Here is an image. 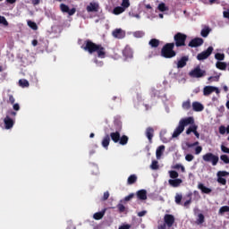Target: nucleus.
<instances>
[{
  "label": "nucleus",
  "instance_id": "f257e3e1",
  "mask_svg": "<svg viewBox=\"0 0 229 229\" xmlns=\"http://www.w3.org/2000/svg\"><path fill=\"white\" fill-rule=\"evenodd\" d=\"M81 49L88 51L89 55H94V53H97V56L98 58H106V49L105 47H103L101 44H96L90 39L84 41V44L81 46Z\"/></svg>",
  "mask_w": 229,
  "mask_h": 229
},
{
  "label": "nucleus",
  "instance_id": "f03ea898",
  "mask_svg": "<svg viewBox=\"0 0 229 229\" xmlns=\"http://www.w3.org/2000/svg\"><path fill=\"white\" fill-rule=\"evenodd\" d=\"M189 124H194L193 117L190 116V117L180 120L179 125L174 131L172 137L174 139H176V137H179L182 133H183V130H185V126H189Z\"/></svg>",
  "mask_w": 229,
  "mask_h": 229
},
{
  "label": "nucleus",
  "instance_id": "7ed1b4c3",
  "mask_svg": "<svg viewBox=\"0 0 229 229\" xmlns=\"http://www.w3.org/2000/svg\"><path fill=\"white\" fill-rule=\"evenodd\" d=\"M161 56L163 58L171 59L176 56V51H174V43H166L161 49Z\"/></svg>",
  "mask_w": 229,
  "mask_h": 229
},
{
  "label": "nucleus",
  "instance_id": "20e7f679",
  "mask_svg": "<svg viewBox=\"0 0 229 229\" xmlns=\"http://www.w3.org/2000/svg\"><path fill=\"white\" fill-rule=\"evenodd\" d=\"M109 137H111V140H113L114 144H117L119 142L121 146H126V144H128V140H130V138H128V136H121V132H119L118 131H116L115 132H111Z\"/></svg>",
  "mask_w": 229,
  "mask_h": 229
},
{
  "label": "nucleus",
  "instance_id": "39448f33",
  "mask_svg": "<svg viewBox=\"0 0 229 229\" xmlns=\"http://www.w3.org/2000/svg\"><path fill=\"white\" fill-rule=\"evenodd\" d=\"M187 42V35L182 32H177L174 36V44L175 46V47H185V46H187V44L185 43Z\"/></svg>",
  "mask_w": 229,
  "mask_h": 229
},
{
  "label": "nucleus",
  "instance_id": "423d86ee",
  "mask_svg": "<svg viewBox=\"0 0 229 229\" xmlns=\"http://www.w3.org/2000/svg\"><path fill=\"white\" fill-rule=\"evenodd\" d=\"M204 162H211L212 165H217L219 162V157L214 155L213 153H207L202 157Z\"/></svg>",
  "mask_w": 229,
  "mask_h": 229
},
{
  "label": "nucleus",
  "instance_id": "0eeeda50",
  "mask_svg": "<svg viewBox=\"0 0 229 229\" xmlns=\"http://www.w3.org/2000/svg\"><path fill=\"white\" fill-rule=\"evenodd\" d=\"M205 74H207V72L201 70L199 66L195 67L189 72V76H191V78H203Z\"/></svg>",
  "mask_w": 229,
  "mask_h": 229
},
{
  "label": "nucleus",
  "instance_id": "6e6552de",
  "mask_svg": "<svg viewBox=\"0 0 229 229\" xmlns=\"http://www.w3.org/2000/svg\"><path fill=\"white\" fill-rule=\"evenodd\" d=\"M213 51H214V47H208L206 51H203V52L198 54L197 60H199V61L207 60V58H208V56H210V55H212Z\"/></svg>",
  "mask_w": 229,
  "mask_h": 229
},
{
  "label": "nucleus",
  "instance_id": "1a4fd4ad",
  "mask_svg": "<svg viewBox=\"0 0 229 229\" xmlns=\"http://www.w3.org/2000/svg\"><path fill=\"white\" fill-rule=\"evenodd\" d=\"M174 216L171 215V214H165L164 216V224L165 226H167V228H171L173 226V225H174Z\"/></svg>",
  "mask_w": 229,
  "mask_h": 229
},
{
  "label": "nucleus",
  "instance_id": "9d476101",
  "mask_svg": "<svg viewBox=\"0 0 229 229\" xmlns=\"http://www.w3.org/2000/svg\"><path fill=\"white\" fill-rule=\"evenodd\" d=\"M60 10L63 12V13H68V15L72 16L74 13H76V8L69 9V6L65 4H60Z\"/></svg>",
  "mask_w": 229,
  "mask_h": 229
},
{
  "label": "nucleus",
  "instance_id": "9b49d317",
  "mask_svg": "<svg viewBox=\"0 0 229 229\" xmlns=\"http://www.w3.org/2000/svg\"><path fill=\"white\" fill-rule=\"evenodd\" d=\"M203 38H194L193 39H191L188 46L189 47H199V46H203Z\"/></svg>",
  "mask_w": 229,
  "mask_h": 229
},
{
  "label": "nucleus",
  "instance_id": "f8f14e48",
  "mask_svg": "<svg viewBox=\"0 0 229 229\" xmlns=\"http://www.w3.org/2000/svg\"><path fill=\"white\" fill-rule=\"evenodd\" d=\"M4 124L5 126V130H12V128H13V124H15V122H13V119L10 118L9 115H6L4 119Z\"/></svg>",
  "mask_w": 229,
  "mask_h": 229
},
{
  "label": "nucleus",
  "instance_id": "ddd939ff",
  "mask_svg": "<svg viewBox=\"0 0 229 229\" xmlns=\"http://www.w3.org/2000/svg\"><path fill=\"white\" fill-rule=\"evenodd\" d=\"M187 62H189V55L182 56L177 62V69H183L187 65Z\"/></svg>",
  "mask_w": 229,
  "mask_h": 229
},
{
  "label": "nucleus",
  "instance_id": "4468645a",
  "mask_svg": "<svg viewBox=\"0 0 229 229\" xmlns=\"http://www.w3.org/2000/svg\"><path fill=\"white\" fill-rule=\"evenodd\" d=\"M138 199L144 201L148 199V191L146 190H140L136 193Z\"/></svg>",
  "mask_w": 229,
  "mask_h": 229
},
{
  "label": "nucleus",
  "instance_id": "2eb2a0df",
  "mask_svg": "<svg viewBox=\"0 0 229 229\" xmlns=\"http://www.w3.org/2000/svg\"><path fill=\"white\" fill-rule=\"evenodd\" d=\"M112 35L114 38H124V37H126V33H124L121 29H115Z\"/></svg>",
  "mask_w": 229,
  "mask_h": 229
},
{
  "label": "nucleus",
  "instance_id": "dca6fc26",
  "mask_svg": "<svg viewBox=\"0 0 229 229\" xmlns=\"http://www.w3.org/2000/svg\"><path fill=\"white\" fill-rule=\"evenodd\" d=\"M229 173H217V182L221 185H225L226 183V179L225 176H228Z\"/></svg>",
  "mask_w": 229,
  "mask_h": 229
},
{
  "label": "nucleus",
  "instance_id": "f3484780",
  "mask_svg": "<svg viewBox=\"0 0 229 229\" xmlns=\"http://www.w3.org/2000/svg\"><path fill=\"white\" fill-rule=\"evenodd\" d=\"M198 189L201 191L202 194H210V192H212V189L205 186V184L201 182L198 184Z\"/></svg>",
  "mask_w": 229,
  "mask_h": 229
},
{
  "label": "nucleus",
  "instance_id": "a211bd4d",
  "mask_svg": "<svg viewBox=\"0 0 229 229\" xmlns=\"http://www.w3.org/2000/svg\"><path fill=\"white\" fill-rule=\"evenodd\" d=\"M165 151V146L160 145L157 150H156V157L157 160H160L162 158V156L164 155V152Z\"/></svg>",
  "mask_w": 229,
  "mask_h": 229
},
{
  "label": "nucleus",
  "instance_id": "6ab92c4d",
  "mask_svg": "<svg viewBox=\"0 0 229 229\" xmlns=\"http://www.w3.org/2000/svg\"><path fill=\"white\" fill-rule=\"evenodd\" d=\"M153 133H155V130L152 127H148L146 130V137L150 144L153 142Z\"/></svg>",
  "mask_w": 229,
  "mask_h": 229
},
{
  "label": "nucleus",
  "instance_id": "aec40b11",
  "mask_svg": "<svg viewBox=\"0 0 229 229\" xmlns=\"http://www.w3.org/2000/svg\"><path fill=\"white\" fill-rule=\"evenodd\" d=\"M216 90V87L214 86H206L203 89V94L204 96H210Z\"/></svg>",
  "mask_w": 229,
  "mask_h": 229
},
{
  "label": "nucleus",
  "instance_id": "412c9836",
  "mask_svg": "<svg viewBox=\"0 0 229 229\" xmlns=\"http://www.w3.org/2000/svg\"><path fill=\"white\" fill-rule=\"evenodd\" d=\"M98 8H99V5L98 4L90 3L87 6L86 10H87V12H98Z\"/></svg>",
  "mask_w": 229,
  "mask_h": 229
},
{
  "label": "nucleus",
  "instance_id": "4be33fe9",
  "mask_svg": "<svg viewBox=\"0 0 229 229\" xmlns=\"http://www.w3.org/2000/svg\"><path fill=\"white\" fill-rule=\"evenodd\" d=\"M192 108L194 112H203L204 106L199 102H193Z\"/></svg>",
  "mask_w": 229,
  "mask_h": 229
},
{
  "label": "nucleus",
  "instance_id": "5701e85b",
  "mask_svg": "<svg viewBox=\"0 0 229 229\" xmlns=\"http://www.w3.org/2000/svg\"><path fill=\"white\" fill-rule=\"evenodd\" d=\"M102 146L106 149H108V146H110V135L106 134L102 140Z\"/></svg>",
  "mask_w": 229,
  "mask_h": 229
},
{
  "label": "nucleus",
  "instance_id": "b1692460",
  "mask_svg": "<svg viewBox=\"0 0 229 229\" xmlns=\"http://www.w3.org/2000/svg\"><path fill=\"white\" fill-rule=\"evenodd\" d=\"M168 183L172 187H180V184L182 183V179H170L168 181Z\"/></svg>",
  "mask_w": 229,
  "mask_h": 229
},
{
  "label": "nucleus",
  "instance_id": "393cba45",
  "mask_svg": "<svg viewBox=\"0 0 229 229\" xmlns=\"http://www.w3.org/2000/svg\"><path fill=\"white\" fill-rule=\"evenodd\" d=\"M106 212V209H104L100 212H97L93 215V218L96 219V221H99V219H103Z\"/></svg>",
  "mask_w": 229,
  "mask_h": 229
},
{
  "label": "nucleus",
  "instance_id": "a878e982",
  "mask_svg": "<svg viewBox=\"0 0 229 229\" xmlns=\"http://www.w3.org/2000/svg\"><path fill=\"white\" fill-rule=\"evenodd\" d=\"M195 223L196 225H203L205 223V215L203 213L199 214Z\"/></svg>",
  "mask_w": 229,
  "mask_h": 229
},
{
  "label": "nucleus",
  "instance_id": "bb28decb",
  "mask_svg": "<svg viewBox=\"0 0 229 229\" xmlns=\"http://www.w3.org/2000/svg\"><path fill=\"white\" fill-rule=\"evenodd\" d=\"M123 12H126V11L122 6H116L113 10V13L114 15H121V13H123Z\"/></svg>",
  "mask_w": 229,
  "mask_h": 229
},
{
  "label": "nucleus",
  "instance_id": "cd10ccee",
  "mask_svg": "<svg viewBox=\"0 0 229 229\" xmlns=\"http://www.w3.org/2000/svg\"><path fill=\"white\" fill-rule=\"evenodd\" d=\"M148 46H150L152 47H158V46H160V40H158L157 38H152L149 40Z\"/></svg>",
  "mask_w": 229,
  "mask_h": 229
},
{
  "label": "nucleus",
  "instance_id": "c85d7f7f",
  "mask_svg": "<svg viewBox=\"0 0 229 229\" xmlns=\"http://www.w3.org/2000/svg\"><path fill=\"white\" fill-rule=\"evenodd\" d=\"M19 85L20 87H22V89H26L30 87V81H28L26 79H21L19 81Z\"/></svg>",
  "mask_w": 229,
  "mask_h": 229
},
{
  "label": "nucleus",
  "instance_id": "c756f323",
  "mask_svg": "<svg viewBox=\"0 0 229 229\" xmlns=\"http://www.w3.org/2000/svg\"><path fill=\"white\" fill-rule=\"evenodd\" d=\"M216 69H219L220 71H226V63L216 62Z\"/></svg>",
  "mask_w": 229,
  "mask_h": 229
},
{
  "label": "nucleus",
  "instance_id": "7c9ffc66",
  "mask_svg": "<svg viewBox=\"0 0 229 229\" xmlns=\"http://www.w3.org/2000/svg\"><path fill=\"white\" fill-rule=\"evenodd\" d=\"M135 182H137V175H135V174L130 175L127 180L128 184L133 185V183H135Z\"/></svg>",
  "mask_w": 229,
  "mask_h": 229
},
{
  "label": "nucleus",
  "instance_id": "2f4dec72",
  "mask_svg": "<svg viewBox=\"0 0 229 229\" xmlns=\"http://www.w3.org/2000/svg\"><path fill=\"white\" fill-rule=\"evenodd\" d=\"M157 10H159V12H167V10H169V7L166 6L165 4L161 3L158 4Z\"/></svg>",
  "mask_w": 229,
  "mask_h": 229
},
{
  "label": "nucleus",
  "instance_id": "473e14b6",
  "mask_svg": "<svg viewBox=\"0 0 229 229\" xmlns=\"http://www.w3.org/2000/svg\"><path fill=\"white\" fill-rule=\"evenodd\" d=\"M173 169H174L175 171H181L182 173L185 172V167L180 164L174 165L173 166Z\"/></svg>",
  "mask_w": 229,
  "mask_h": 229
},
{
  "label": "nucleus",
  "instance_id": "72a5a7b5",
  "mask_svg": "<svg viewBox=\"0 0 229 229\" xmlns=\"http://www.w3.org/2000/svg\"><path fill=\"white\" fill-rule=\"evenodd\" d=\"M195 130H198V126H196V125L190 126L186 130V135H191V133H194Z\"/></svg>",
  "mask_w": 229,
  "mask_h": 229
},
{
  "label": "nucleus",
  "instance_id": "f704fd0d",
  "mask_svg": "<svg viewBox=\"0 0 229 229\" xmlns=\"http://www.w3.org/2000/svg\"><path fill=\"white\" fill-rule=\"evenodd\" d=\"M183 110H191V99H188L182 103Z\"/></svg>",
  "mask_w": 229,
  "mask_h": 229
},
{
  "label": "nucleus",
  "instance_id": "c9c22d12",
  "mask_svg": "<svg viewBox=\"0 0 229 229\" xmlns=\"http://www.w3.org/2000/svg\"><path fill=\"white\" fill-rule=\"evenodd\" d=\"M229 212V206H223L219 208L218 214L223 216V214Z\"/></svg>",
  "mask_w": 229,
  "mask_h": 229
},
{
  "label": "nucleus",
  "instance_id": "e433bc0d",
  "mask_svg": "<svg viewBox=\"0 0 229 229\" xmlns=\"http://www.w3.org/2000/svg\"><path fill=\"white\" fill-rule=\"evenodd\" d=\"M121 6L126 11L127 8H130V0H123Z\"/></svg>",
  "mask_w": 229,
  "mask_h": 229
},
{
  "label": "nucleus",
  "instance_id": "4c0bfd02",
  "mask_svg": "<svg viewBox=\"0 0 229 229\" xmlns=\"http://www.w3.org/2000/svg\"><path fill=\"white\" fill-rule=\"evenodd\" d=\"M28 26L30 27L31 30H34L35 31L37 30H38V26L37 25V23L35 21H28Z\"/></svg>",
  "mask_w": 229,
  "mask_h": 229
},
{
  "label": "nucleus",
  "instance_id": "58836bf2",
  "mask_svg": "<svg viewBox=\"0 0 229 229\" xmlns=\"http://www.w3.org/2000/svg\"><path fill=\"white\" fill-rule=\"evenodd\" d=\"M210 33V29H203L200 32L201 37L206 38V37H208V34Z\"/></svg>",
  "mask_w": 229,
  "mask_h": 229
},
{
  "label": "nucleus",
  "instance_id": "ea45409f",
  "mask_svg": "<svg viewBox=\"0 0 229 229\" xmlns=\"http://www.w3.org/2000/svg\"><path fill=\"white\" fill-rule=\"evenodd\" d=\"M150 167L154 171H157V169H158L160 167V165H158V161H157V160L152 161V164L150 165Z\"/></svg>",
  "mask_w": 229,
  "mask_h": 229
},
{
  "label": "nucleus",
  "instance_id": "a19ab883",
  "mask_svg": "<svg viewBox=\"0 0 229 229\" xmlns=\"http://www.w3.org/2000/svg\"><path fill=\"white\" fill-rule=\"evenodd\" d=\"M215 58L216 60H219V62H223V60H225V54L216 53Z\"/></svg>",
  "mask_w": 229,
  "mask_h": 229
},
{
  "label": "nucleus",
  "instance_id": "79ce46f5",
  "mask_svg": "<svg viewBox=\"0 0 229 229\" xmlns=\"http://www.w3.org/2000/svg\"><path fill=\"white\" fill-rule=\"evenodd\" d=\"M145 33L142 30H139L134 32V37H136V38H142V37H144Z\"/></svg>",
  "mask_w": 229,
  "mask_h": 229
},
{
  "label": "nucleus",
  "instance_id": "37998d69",
  "mask_svg": "<svg viewBox=\"0 0 229 229\" xmlns=\"http://www.w3.org/2000/svg\"><path fill=\"white\" fill-rule=\"evenodd\" d=\"M220 160H222V162H224V164H229V157L227 155H222L220 157Z\"/></svg>",
  "mask_w": 229,
  "mask_h": 229
},
{
  "label": "nucleus",
  "instance_id": "c03bdc74",
  "mask_svg": "<svg viewBox=\"0 0 229 229\" xmlns=\"http://www.w3.org/2000/svg\"><path fill=\"white\" fill-rule=\"evenodd\" d=\"M182 195L181 194H176L175 195V203L177 204V205H181L182 204Z\"/></svg>",
  "mask_w": 229,
  "mask_h": 229
},
{
  "label": "nucleus",
  "instance_id": "a18cd8bd",
  "mask_svg": "<svg viewBox=\"0 0 229 229\" xmlns=\"http://www.w3.org/2000/svg\"><path fill=\"white\" fill-rule=\"evenodd\" d=\"M0 24H3L4 26H8V21H6V18H4V16L0 15Z\"/></svg>",
  "mask_w": 229,
  "mask_h": 229
},
{
  "label": "nucleus",
  "instance_id": "49530a36",
  "mask_svg": "<svg viewBox=\"0 0 229 229\" xmlns=\"http://www.w3.org/2000/svg\"><path fill=\"white\" fill-rule=\"evenodd\" d=\"M185 160H187V162H192L194 160V156L192 154H187L185 156Z\"/></svg>",
  "mask_w": 229,
  "mask_h": 229
},
{
  "label": "nucleus",
  "instance_id": "de8ad7c7",
  "mask_svg": "<svg viewBox=\"0 0 229 229\" xmlns=\"http://www.w3.org/2000/svg\"><path fill=\"white\" fill-rule=\"evenodd\" d=\"M8 98H9L8 103H10L11 105L15 104V98L13 97V95L9 94Z\"/></svg>",
  "mask_w": 229,
  "mask_h": 229
},
{
  "label": "nucleus",
  "instance_id": "09e8293b",
  "mask_svg": "<svg viewBox=\"0 0 229 229\" xmlns=\"http://www.w3.org/2000/svg\"><path fill=\"white\" fill-rule=\"evenodd\" d=\"M133 198H135V193H130L124 198V201H130L131 199H133Z\"/></svg>",
  "mask_w": 229,
  "mask_h": 229
},
{
  "label": "nucleus",
  "instance_id": "8fccbe9b",
  "mask_svg": "<svg viewBox=\"0 0 229 229\" xmlns=\"http://www.w3.org/2000/svg\"><path fill=\"white\" fill-rule=\"evenodd\" d=\"M219 133H220L221 135H225V134L226 133V127H225L224 125H221V126L219 127Z\"/></svg>",
  "mask_w": 229,
  "mask_h": 229
},
{
  "label": "nucleus",
  "instance_id": "3c124183",
  "mask_svg": "<svg viewBox=\"0 0 229 229\" xmlns=\"http://www.w3.org/2000/svg\"><path fill=\"white\" fill-rule=\"evenodd\" d=\"M108 198H110V192L105 191L104 195L102 197V201H106V199H108Z\"/></svg>",
  "mask_w": 229,
  "mask_h": 229
},
{
  "label": "nucleus",
  "instance_id": "603ef678",
  "mask_svg": "<svg viewBox=\"0 0 229 229\" xmlns=\"http://www.w3.org/2000/svg\"><path fill=\"white\" fill-rule=\"evenodd\" d=\"M117 208H118L119 212H121V213H123V212H124V210H126V207H124V205H123V204H118Z\"/></svg>",
  "mask_w": 229,
  "mask_h": 229
},
{
  "label": "nucleus",
  "instance_id": "864d4df0",
  "mask_svg": "<svg viewBox=\"0 0 229 229\" xmlns=\"http://www.w3.org/2000/svg\"><path fill=\"white\" fill-rule=\"evenodd\" d=\"M203 151V148L201 146H198L195 148V155H199Z\"/></svg>",
  "mask_w": 229,
  "mask_h": 229
},
{
  "label": "nucleus",
  "instance_id": "5fc2aeb1",
  "mask_svg": "<svg viewBox=\"0 0 229 229\" xmlns=\"http://www.w3.org/2000/svg\"><path fill=\"white\" fill-rule=\"evenodd\" d=\"M13 108L15 112H19V110H21V106L19 105V103L16 104H13Z\"/></svg>",
  "mask_w": 229,
  "mask_h": 229
},
{
  "label": "nucleus",
  "instance_id": "6e6d98bb",
  "mask_svg": "<svg viewBox=\"0 0 229 229\" xmlns=\"http://www.w3.org/2000/svg\"><path fill=\"white\" fill-rule=\"evenodd\" d=\"M94 62L98 65V67H103L104 65L103 61H98V59H95Z\"/></svg>",
  "mask_w": 229,
  "mask_h": 229
},
{
  "label": "nucleus",
  "instance_id": "4d7b16f0",
  "mask_svg": "<svg viewBox=\"0 0 229 229\" xmlns=\"http://www.w3.org/2000/svg\"><path fill=\"white\" fill-rule=\"evenodd\" d=\"M146 214H148V211H146V210L140 211V212L138 213V216H139V217H144V216H146Z\"/></svg>",
  "mask_w": 229,
  "mask_h": 229
},
{
  "label": "nucleus",
  "instance_id": "13d9d810",
  "mask_svg": "<svg viewBox=\"0 0 229 229\" xmlns=\"http://www.w3.org/2000/svg\"><path fill=\"white\" fill-rule=\"evenodd\" d=\"M170 178L176 180L178 178V173H170Z\"/></svg>",
  "mask_w": 229,
  "mask_h": 229
},
{
  "label": "nucleus",
  "instance_id": "bf43d9fd",
  "mask_svg": "<svg viewBox=\"0 0 229 229\" xmlns=\"http://www.w3.org/2000/svg\"><path fill=\"white\" fill-rule=\"evenodd\" d=\"M221 149H222L223 153H229V148L227 147H225V145L221 146Z\"/></svg>",
  "mask_w": 229,
  "mask_h": 229
},
{
  "label": "nucleus",
  "instance_id": "052dcab7",
  "mask_svg": "<svg viewBox=\"0 0 229 229\" xmlns=\"http://www.w3.org/2000/svg\"><path fill=\"white\" fill-rule=\"evenodd\" d=\"M223 15L225 19L229 20V9H227L226 11H224Z\"/></svg>",
  "mask_w": 229,
  "mask_h": 229
},
{
  "label": "nucleus",
  "instance_id": "680f3d73",
  "mask_svg": "<svg viewBox=\"0 0 229 229\" xmlns=\"http://www.w3.org/2000/svg\"><path fill=\"white\" fill-rule=\"evenodd\" d=\"M7 114L11 115V117H15L17 115V112L15 111H8Z\"/></svg>",
  "mask_w": 229,
  "mask_h": 229
},
{
  "label": "nucleus",
  "instance_id": "e2e57ef3",
  "mask_svg": "<svg viewBox=\"0 0 229 229\" xmlns=\"http://www.w3.org/2000/svg\"><path fill=\"white\" fill-rule=\"evenodd\" d=\"M194 146H199V141H195L194 143L188 144V148H194Z\"/></svg>",
  "mask_w": 229,
  "mask_h": 229
},
{
  "label": "nucleus",
  "instance_id": "0e129e2a",
  "mask_svg": "<svg viewBox=\"0 0 229 229\" xmlns=\"http://www.w3.org/2000/svg\"><path fill=\"white\" fill-rule=\"evenodd\" d=\"M208 81H219V77H209Z\"/></svg>",
  "mask_w": 229,
  "mask_h": 229
},
{
  "label": "nucleus",
  "instance_id": "69168bd1",
  "mask_svg": "<svg viewBox=\"0 0 229 229\" xmlns=\"http://www.w3.org/2000/svg\"><path fill=\"white\" fill-rule=\"evenodd\" d=\"M130 228H131L130 225H121L118 229H130Z\"/></svg>",
  "mask_w": 229,
  "mask_h": 229
},
{
  "label": "nucleus",
  "instance_id": "338daca9",
  "mask_svg": "<svg viewBox=\"0 0 229 229\" xmlns=\"http://www.w3.org/2000/svg\"><path fill=\"white\" fill-rule=\"evenodd\" d=\"M32 4L37 6V4H40V0H32Z\"/></svg>",
  "mask_w": 229,
  "mask_h": 229
},
{
  "label": "nucleus",
  "instance_id": "774afa93",
  "mask_svg": "<svg viewBox=\"0 0 229 229\" xmlns=\"http://www.w3.org/2000/svg\"><path fill=\"white\" fill-rule=\"evenodd\" d=\"M157 229H167V226H165V225H160Z\"/></svg>",
  "mask_w": 229,
  "mask_h": 229
}]
</instances>
